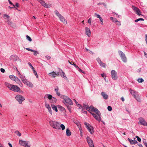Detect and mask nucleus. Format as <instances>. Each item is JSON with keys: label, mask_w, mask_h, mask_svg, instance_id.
I'll list each match as a JSON object with an SVG mask.
<instances>
[{"label": "nucleus", "mask_w": 147, "mask_h": 147, "mask_svg": "<svg viewBox=\"0 0 147 147\" xmlns=\"http://www.w3.org/2000/svg\"><path fill=\"white\" fill-rule=\"evenodd\" d=\"M49 122L50 125L54 129L59 130L61 128L62 130H64L65 129V125L63 124H60L59 122L53 120L50 121Z\"/></svg>", "instance_id": "f257e3e1"}, {"label": "nucleus", "mask_w": 147, "mask_h": 147, "mask_svg": "<svg viewBox=\"0 0 147 147\" xmlns=\"http://www.w3.org/2000/svg\"><path fill=\"white\" fill-rule=\"evenodd\" d=\"M63 102L65 104H68L70 105H73L72 101L67 96H63Z\"/></svg>", "instance_id": "f03ea898"}, {"label": "nucleus", "mask_w": 147, "mask_h": 147, "mask_svg": "<svg viewBox=\"0 0 147 147\" xmlns=\"http://www.w3.org/2000/svg\"><path fill=\"white\" fill-rule=\"evenodd\" d=\"M19 143L20 145L24 146V147H30V145L29 141H24L20 140Z\"/></svg>", "instance_id": "7ed1b4c3"}, {"label": "nucleus", "mask_w": 147, "mask_h": 147, "mask_svg": "<svg viewBox=\"0 0 147 147\" xmlns=\"http://www.w3.org/2000/svg\"><path fill=\"white\" fill-rule=\"evenodd\" d=\"M84 124L85 125L86 128L88 130L90 134H93L94 133V128L93 126L86 122L84 123Z\"/></svg>", "instance_id": "20e7f679"}, {"label": "nucleus", "mask_w": 147, "mask_h": 147, "mask_svg": "<svg viewBox=\"0 0 147 147\" xmlns=\"http://www.w3.org/2000/svg\"><path fill=\"white\" fill-rule=\"evenodd\" d=\"M23 83L26 86L30 88H32L34 87L33 84L27 79L25 80Z\"/></svg>", "instance_id": "39448f33"}, {"label": "nucleus", "mask_w": 147, "mask_h": 147, "mask_svg": "<svg viewBox=\"0 0 147 147\" xmlns=\"http://www.w3.org/2000/svg\"><path fill=\"white\" fill-rule=\"evenodd\" d=\"M15 98L20 104H22V102L25 100L24 97L20 95H17L16 96Z\"/></svg>", "instance_id": "423d86ee"}, {"label": "nucleus", "mask_w": 147, "mask_h": 147, "mask_svg": "<svg viewBox=\"0 0 147 147\" xmlns=\"http://www.w3.org/2000/svg\"><path fill=\"white\" fill-rule=\"evenodd\" d=\"M86 140L88 143L89 147H94L93 141L89 137L87 136L86 137Z\"/></svg>", "instance_id": "0eeeda50"}, {"label": "nucleus", "mask_w": 147, "mask_h": 147, "mask_svg": "<svg viewBox=\"0 0 147 147\" xmlns=\"http://www.w3.org/2000/svg\"><path fill=\"white\" fill-rule=\"evenodd\" d=\"M139 122L138 123V124H140L143 125L147 126V123L143 118H139Z\"/></svg>", "instance_id": "6e6552de"}, {"label": "nucleus", "mask_w": 147, "mask_h": 147, "mask_svg": "<svg viewBox=\"0 0 147 147\" xmlns=\"http://www.w3.org/2000/svg\"><path fill=\"white\" fill-rule=\"evenodd\" d=\"M119 53L123 61L124 62H126L127 61V59L125 54L122 51H119Z\"/></svg>", "instance_id": "1a4fd4ad"}, {"label": "nucleus", "mask_w": 147, "mask_h": 147, "mask_svg": "<svg viewBox=\"0 0 147 147\" xmlns=\"http://www.w3.org/2000/svg\"><path fill=\"white\" fill-rule=\"evenodd\" d=\"M112 78L114 80H116L117 79V72L114 70H112L111 72Z\"/></svg>", "instance_id": "9d476101"}, {"label": "nucleus", "mask_w": 147, "mask_h": 147, "mask_svg": "<svg viewBox=\"0 0 147 147\" xmlns=\"http://www.w3.org/2000/svg\"><path fill=\"white\" fill-rule=\"evenodd\" d=\"M10 90L15 92H18L20 90V88L17 86L13 85Z\"/></svg>", "instance_id": "9b49d317"}, {"label": "nucleus", "mask_w": 147, "mask_h": 147, "mask_svg": "<svg viewBox=\"0 0 147 147\" xmlns=\"http://www.w3.org/2000/svg\"><path fill=\"white\" fill-rule=\"evenodd\" d=\"M132 9H133V10L136 12V13L139 16H140V15H141V12L140 11V10L138 8L134 6H132Z\"/></svg>", "instance_id": "f8f14e48"}, {"label": "nucleus", "mask_w": 147, "mask_h": 147, "mask_svg": "<svg viewBox=\"0 0 147 147\" xmlns=\"http://www.w3.org/2000/svg\"><path fill=\"white\" fill-rule=\"evenodd\" d=\"M16 82L20 86H23V84L21 82L20 80L17 77L15 76L13 80Z\"/></svg>", "instance_id": "ddd939ff"}, {"label": "nucleus", "mask_w": 147, "mask_h": 147, "mask_svg": "<svg viewBox=\"0 0 147 147\" xmlns=\"http://www.w3.org/2000/svg\"><path fill=\"white\" fill-rule=\"evenodd\" d=\"M49 76L52 77L58 76L59 75V73L53 71L49 74Z\"/></svg>", "instance_id": "4468645a"}, {"label": "nucleus", "mask_w": 147, "mask_h": 147, "mask_svg": "<svg viewBox=\"0 0 147 147\" xmlns=\"http://www.w3.org/2000/svg\"><path fill=\"white\" fill-rule=\"evenodd\" d=\"M91 114L92 115L94 118L98 121H101V118L100 117V115H97L92 113H91Z\"/></svg>", "instance_id": "2eb2a0df"}, {"label": "nucleus", "mask_w": 147, "mask_h": 147, "mask_svg": "<svg viewBox=\"0 0 147 147\" xmlns=\"http://www.w3.org/2000/svg\"><path fill=\"white\" fill-rule=\"evenodd\" d=\"M94 15L97 18H98L100 20V24L102 25H103V19L102 18L100 17V15L96 13H94Z\"/></svg>", "instance_id": "dca6fc26"}, {"label": "nucleus", "mask_w": 147, "mask_h": 147, "mask_svg": "<svg viewBox=\"0 0 147 147\" xmlns=\"http://www.w3.org/2000/svg\"><path fill=\"white\" fill-rule=\"evenodd\" d=\"M45 106L46 107L49 113L50 114L52 115V110L51 109V107L50 105L48 104H47V103H45Z\"/></svg>", "instance_id": "f3484780"}, {"label": "nucleus", "mask_w": 147, "mask_h": 147, "mask_svg": "<svg viewBox=\"0 0 147 147\" xmlns=\"http://www.w3.org/2000/svg\"><path fill=\"white\" fill-rule=\"evenodd\" d=\"M97 61L98 62L99 64L100 65V66H101L102 67H105V63H102V61H101L100 59L99 58H98L97 59Z\"/></svg>", "instance_id": "a211bd4d"}, {"label": "nucleus", "mask_w": 147, "mask_h": 147, "mask_svg": "<svg viewBox=\"0 0 147 147\" xmlns=\"http://www.w3.org/2000/svg\"><path fill=\"white\" fill-rule=\"evenodd\" d=\"M85 32L86 34L88 37H90L91 33V31L88 28L86 27L85 28Z\"/></svg>", "instance_id": "6ab92c4d"}, {"label": "nucleus", "mask_w": 147, "mask_h": 147, "mask_svg": "<svg viewBox=\"0 0 147 147\" xmlns=\"http://www.w3.org/2000/svg\"><path fill=\"white\" fill-rule=\"evenodd\" d=\"M128 140L130 142V144H134L138 143L137 141L135 140V138H134V140H131L128 138Z\"/></svg>", "instance_id": "aec40b11"}, {"label": "nucleus", "mask_w": 147, "mask_h": 147, "mask_svg": "<svg viewBox=\"0 0 147 147\" xmlns=\"http://www.w3.org/2000/svg\"><path fill=\"white\" fill-rule=\"evenodd\" d=\"M60 74L61 75V76L62 77L64 78L65 79L67 80V77H66L64 72L62 71V70L61 69H60Z\"/></svg>", "instance_id": "412c9836"}, {"label": "nucleus", "mask_w": 147, "mask_h": 147, "mask_svg": "<svg viewBox=\"0 0 147 147\" xmlns=\"http://www.w3.org/2000/svg\"><path fill=\"white\" fill-rule=\"evenodd\" d=\"M19 77L21 79L23 83L26 79L25 78V76L22 74H20L19 75Z\"/></svg>", "instance_id": "4be33fe9"}, {"label": "nucleus", "mask_w": 147, "mask_h": 147, "mask_svg": "<svg viewBox=\"0 0 147 147\" xmlns=\"http://www.w3.org/2000/svg\"><path fill=\"white\" fill-rule=\"evenodd\" d=\"M5 86L7 87L10 90L11 88L12 87H11L13 85L7 82L5 83Z\"/></svg>", "instance_id": "5701e85b"}, {"label": "nucleus", "mask_w": 147, "mask_h": 147, "mask_svg": "<svg viewBox=\"0 0 147 147\" xmlns=\"http://www.w3.org/2000/svg\"><path fill=\"white\" fill-rule=\"evenodd\" d=\"M52 97L53 96L49 94H46L45 95L44 98L45 99L48 98L50 100V101H51V99L52 98Z\"/></svg>", "instance_id": "b1692460"}, {"label": "nucleus", "mask_w": 147, "mask_h": 147, "mask_svg": "<svg viewBox=\"0 0 147 147\" xmlns=\"http://www.w3.org/2000/svg\"><path fill=\"white\" fill-rule=\"evenodd\" d=\"M59 18L60 21L62 22L63 23L65 24H67V22L66 21L63 16H60V17H59Z\"/></svg>", "instance_id": "393cba45"}, {"label": "nucleus", "mask_w": 147, "mask_h": 147, "mask_svg": "<svg viewBox=\"0 0 147 147\" xmlns=\"http://www.w3.org/2000/svg\"><path fill=\"white\" fill-rule=\"evenodd\" d=\"M101 94L104 99H107L108 97V95L107 94H106L105 92H102Z\"/></svg>", "instance_id": "a878e982"}, {"label": "nucleus", "mask_w": 147, "mask_h": 147, "mask_svg": "<svg viewBox=\"0 0 147 147\" xmlns=\"http://www.w3.org/2000/svg\"><path fill=\"white\" fill-rule=\"evenodd\" d=\"M66 135L67 136H69L71 134V133L69 129L68 128H67L66 129Z\"/></svg>", "instance_id": "bb28decb"}, {"label": "nucleus", "mask_w": 147, "mask_h": 147, "mask_svg": "<svg viewBox=\"0 0 147 147\" xmlns=\"http://www.w3.org/2000/svg\"><path fill=\"white\" fill-rule=\"evenodd\" d=\"M129 90L131 95L134 96V97H135L136 96V94L137 92L135 91L132 90L131 89H129Z\"/></svg>", "instance_id": "cd10ccee"}, {"label": "nucleus", "mask_w": 147, "mask_h": 147, "mask_svg": "<svg viewBox=\"0 0 147 147\" xmlns=\"http://www.w3.org/2000/svg\"><path fill=\"white\" fill-rule=\"evenodd\" d=\"M93 111H94L98 115H100V113L99 111H98V109L96 108H94L93 109Z\"/></svg>", "instance_id": "c85d7f7f"}, {"label": "nucleus", "mask_w": 147, "mask_h": 147, "mask_svg": "<svg viewBox=\"0 0 147 147\" xmlns=\"http://www.w3.org/2000/svg\"><path fill=\"white\" fill-rule=\"evenodd\" d=\"M78 106H80L82 109V111H83V110H84L85 109H86L87 110V108L88 107V105H84L82 107L81 105L80 104H78Z\"/></svg>", "instance_id": "c756f323"}, {"label": "nucleus", "mask_w": 147, "mask_h": 147, "mask_svg": "<svg viewBox=\"0 0 147 147\" xmlns=\"http://www.w3.org/2000/svg\"><path fill=\"white\" fill-rule=\"evenodd\" d=\"M3 17L5 19L7 20H9V19L10 18V16L6 14H5L3 15Z\"/></svg>", "instance_id": "7c9ffc66"}, {"label": "nucleus", "mask_w": 147, "mask_h": 147, "mask_svg": "<svg viewBox=\"0 0 147 147\" xmlns=\"http://www.w3.org/2000/svg\"><path fill=\"white\" fill-rule=\"evenodd\" d=\"M94 109V107L92 106H91L90 107H88V106L87 108V110L88 111H93V109Z\"/></svg>", "instance_id": "2f4dec72"}, {"label": "nucleus", "mask_w": 147, "mask_h": 147, "mask_svg": "<svg viewBox=\"0 0 147 147\" xmlns=\"http://www.w3.org/2000/svg\"><path fill=\"white\" fill-rule=\"evenodd\" d=\"M8 24L9 26L13 27V24L12 22L10 21L9 20H8L5 21Z\"/></svg>", "instance_id": "473e14b6"}, {"label": "nucleus", "mask_w": 147, "mask_h": 147, "mask_svg": "<svg viewBox=\"0 0 147 147\" xmlns=\"http://www.w3.org/2000/svg\"><path fill=\"white\" fill-rule=\"evenodd\" d=\"M134 97L139 102H140L141 101V100L140 97L138 95L136 96L135 97Z\"/></svg>", "instance_id": "72a5a7b5"}, {"label": "nucleus", "mask_w": 147, "mask_h": 147, "mask_svg": "<svg viewBox=\"0 0 147 147\" xmlns=\"http://www.w3.org/2000/svg\"><path fill=\"white\" fill-rule=\"evenodd\" d=\"M51 107L53 110H55L56 112L58 111V110L56 106H55L54 105H51Z\"/></svg>", "instance_id": "f704fd0d"}, {"label": "nucleus", "mask_w": 147, "mask_h": 147, "mask_svg": "<svg viewBox=\"0 0 147 147\" xmlns=\"http://www.w3.org/2000/svg\"><path fill=\"white\" fill-rule=\"evenodd\" d=\"M55 14L59 18L61 16V15L60 14L58 11L57 10H56L55 11Z\"/></svg>", "instance_id": "c9c22d12"}, {"label": "nucleus", "mask_w": 147, "mask_h": 147, "mask_svg": "<svg viewBox=\"0 0 147 147\" xmlns=\"http://www.w3.org/2000/svg\"><path fill=\"white\" fill-rule=\"evenodd\" d=\"M137 81L139 83L143 82L144 81V80L142 78H138Z\"/></svg>", "instance_id": "e433bc0d"}, {"label": "nucleus", "mask_w": 147, "mask_h": 147, "mask_svg": "<svg viewBox=\"0 0 147 147\" xmlns=\"http://www.w3.org/2000/svg\"><path fill=\"white\" fill-rule=\"evenodd\" d=\"M15 134H16L19 136H20L21 135V134L20 133L19 131L18 130H17V131H16L15 132Z\"/></svg>", "instance_id": "4c0bfd02"}, {"label": "nucleus", "mask_w": 147, "mask_h": 147, "mask_svg": "<svg viewBox=\"0 0 147 147\" xmlns=\"http://www.w3.org/2000/svg\"><path fill=\"white\" fill-rule=\"evenodd\" d=\"M75 123L77 125L78 128H80V127H81V124L80 122H75Z\"/></svg>", "instance_id": "58836bf2"}, {"label": "nucleus", "mask_w": 147, "mask_h": 147, "mask_svg": "<svg viewBox=\"0 0 147 147\" xmlns=\"http://www.w3.org/2000/svg\"><path fill=\"white\" fill-rule=\"evenodd\" d=\"M51 100H52V101H51V102L55 103V102L57 101V99L53 97H52V98L51 99Z\"/></svg>", "instance_id": "ea45409f"}, {"label": "nucleus", "mask_w": 147, "mask_h": 147, "mask_svg": "<svg viewBox=\"0 0 147 147\" xmlns=\"http://www.w3.org/2000/svg\"><path fill=\"white\" fill-rule=\"evenodd\" d=\"M33 70V72L34 75H35L36 77L37 78H38V76L37 74V73L36 71L34 69H32Z\"/></svg>", "instance_id": "a19ab883"}, {"label": "nucleus", "mask_w": 147, "mask_h": 147, "mask_svg": "<svg viewBox=\"0 0 147 147\" xmlns=\"http://www.w3.org/2000/svg\"><path fill=\"white\" fill-rule=\"evenodd\" d=\"M144 20L142 18H138L137 19L135 20V22H138V21H144Z\"/></svg>", "instance_id": "79ce46f5"}, {"label": "nucleus", "mask_w": 147, "mask_h": 147, "mask_svg": "<svg viewBox=\"0 0 147 147\" xmlns=\"http://www.w3.org/2000/svg\"><path fill=\"white\" fill-rule=\"evenodd\" d=\"M26 37L28 41H29L30 42H31L32 41L31 38L29 36L27 35Z\"/></svg>", "instance_id": "37998d69"}, {"label": "nucleus", "mask_w": 147, "mask_h": 147, "mask_svg": "<svg viewBox=\"0 0 147 147\" xmlns=\"http://www.w3.org/2000/svg\"><path fill=\"white\" fill-rule=\"evenodd\" d=\"M9 78L12 80H13L15 76L13 75H10L9 76Z\"/></svg>", "instance_id": "c03bdc74"}, {"label": "nucleus", "mask_w": 147, "mask_h": 147, "mask_svg": "<svg viewBox=\"0 0 147 147\" xmlns=\"http://www.w3.org/2000/svg\"><path fill=\"white\" fill-rule=\"evenodd\" d=\"M88 23L90 25H91V18H90L88 21Z\"/></svg>", "instance_id": "a18cd8bd"}, {"label": "nucleus", "mask_w": 147, "mask_h": 147, "mask_svg": "<svg viewBox=\"0 0 147 147\" xmlns=\"http://www.w3.org/2000/svg\"><path fill=\"white\" fill-rule=\"evenodd\" d=\"M108 110L110 111L112 110V108L110 106H108L107 107Z\"/></svg>", "instance_id": "49530a36"}, {"label": "nucleus", "mask_w": 147, "mask_h": 147, "mask_svg": "<svg viewBox=\"0 0 147 147\" xmlns=\"http://www.w3.org/2000/svg\"><path fill=\"white\" fill-rule=\"evenodd\" d=\"M116 23V24L117 25H118V26H121V23L120 21H119L118 20Z\"/></svg>", "instance_id": "de8ad7c7"}, {"label": "nucleus", "mask_w": 147, "mask_h": 147, "mask_svg": "<svg viewBox=\"0 0 147 147\" xmlns=\"http://www.w3.org/2000/svg\"><path fill=\"white\" fill-rule=\"evenodd\" d=\"M28 64L31 67L32 69H34V68L33 67V66L30 63V62L28 63Z\"/></svg>", "instance_id": "09e8293b"}, {"label": "nucleus", "mask_w": 147, "mask_h": 147, "mask_svg": "<svg viewBox=\"0 0 147 147\" xmlns=\"http://www.w3.org/2000/svg\"><path fill=\"white\" fill-rule=\"evenodd\" d=\"M136 138H137L138 141L139 142H140L141 141V139L138 136H136Z\"/></svg>", "instance_id": "8fccbe9b"}, {"label": "nucleus", "mask_w": 147, "mask_h": 147, "mask_svg": "<svg viewBox=\"0 0 147 147\" xmlns=\"http://www.w3.org/2000/svg\"><path fill=\"white\" fill-rule=\"evenodd\" d=\"M78 69V70L79 71L81 72L83 74H85V72L83 71H82L80 68H79Z\"/></svg>", "instance_id": "3c124183"}, {"label": "nucleus", "mask_w": 147, "mask_h": 147, "mask_svg": "<svg viewBox=\"0 0 147 147\" xmlns=\"http://www.w3.org/2000/svg\"><path fill=\"white\" fill-rule=\"evenodd\" d=\"M34 54L35 55H36L37 54H39V53L37 51H34Z\"/></svg>", "instance_id": "603ef678"}, {"label": "nucleus", "mask_w": 147, "mask_h": 147, "mask_svg": "<svg viewBox=\"0 0 147 147\" xmlns=\"http://www.w3.org/2000/svg\"><path fill=\"white\" fill-rule=\"evenodd\" d=\"M0 70H1V72L2 73L5 72V70L2 68H1V69Z\"/></svg>", "instance_id": "864d4df0"}, {"label": "nucleus", "mask_w": 147, "mask_h": 147, "mask_svg": "<svg viewBox=\"0 0 147 147\" xmlns=\"http://www.w3.org/2000/svg\"><path fill=\"white\" fill-rule=\"evenodd\" d=\"M58 90H59V88H58V87H57L55 88V91L56 92H58Z\"/></svg>", "instance_id": "5fc2aeb1"}, {"label": "nucleus", "mask_w": 147, "mask_h": 147, "mask_svg": "<svg viewBox=\"0 0 147 147\" xmlns=\"http://www.w3.org/2000/svg\"><path fill=\"white\" fill-rule=\"evenodd\" d=\"M118 20H117V19L115 18H114V19H113V21L114 22H115V23H116L117 22V21Z\"/></svg>", "instance_id": "6e6d98bb"}, {"label": "nucleus", "mask_w": 147, "mask_h": 147, "mask_svg": "<svg viewBox=\"0 0 147 147\" xmlns=\"http://www.w3.org/2000/svg\"><path fill=\"white\" fill-rule=\"evenodd\" d=\"M143 141L144 143L145 144V145H146V144H147L146 143V140L145 139H144Z\"/></svg>", "instance_id": "4d7b16f0"}, {"label": "nucleus", "mask_w": 147, "mask_h": 147, "mask_svg": "<svg viewBox=\"0 0 147 147\" xmlns=\"http://www.w3.org/2000/svg\"><path fill=\"white\" fill-rule=\"evenodd\" d=\"M12 5L13 6L12 7H9L10 8V9L13 8H15V5L13 4V5Z\"/></svg>", "instance_id": "13d9d810"}, {"label": "nucleus", "mask_w": 147, "mask_h": 147, "mask_svg": "<svg viewBox=\"0 0 147 147\" xmlns=\"http://www.w3.org/2000/svg\"><path fill=\"white\" fill-rule=\"evenodd\" d=\"M68 62L70 64L72 65H73V63H74V62L73 61H70L69 60Z\"/></svg>", "instance_id": "bf43d9fd"}, {"label": "nucleus", "mask_w": 147, "mask_h": 147, "mask_svg": "<svg viewBox=\"0 0 147 147\" xmlns=\"http://www.w3.org/2000/svg\"><path fill=\"white\" fill-rule=\"evenodd\" d=\"M46 57L47 59H49L51 58L50 57L48 56H46Z\"/></svg>", "instance_id": "052dcab7"}, {"label": "nucleus", "mask_w": 147, "mask_h": 147, "mask_svg": "<svg viewBox=\"0 0 147 147\" xmlns=\"http://www.w3.org/2000/svg\"><path fill=\"white\" fill-rule=\"evenodd\" d=\"M73 100L75 102L76 104V105H78V102L76 101V99H74Z\"/></svg>", "instance_id": "680f3d73"}, {"label": "nucleus", "mask_w": 147, "mask_h": 147, "mask_svg": "<svg viewBox=\"0 0 147 147\" xmlns=\"http://www.w3.org/2000/svg\"><path fill=\"white\" fill-rule=\"evenodd\" d=\"M56 94H57V95L58 96H60V92H56Z\"/></svg>", "instance_id": "e2e57ef3"}, {"label": "nucleus", "mask_w": 147, "mask_h": 147, "mask_svg": "<svg viewBox=\"0 0 147 147\" xmlns=\"http://www.w3.org/2000/svg\"><path fill=\"white\" fill-rule=\"evenodd\" d=\"M61 110L62 111H63L65 112V109L64 108H63L61 107Z\"/></svg>", "instance_id": "0e129e2a"}, {"label": "nucleus", "mask_w": 147, "mask_h": 147, "mask_svg": "<svg viewBox=\"0 0 147 147\" xmlns=\"http://www.w3.org/2000/svg\"><path fill=\"white\" fill-rule=\"evenodd\" d=\"M15 57V56L14 55H12L10 57V59H11L13 57Z\"/></svg>", "instance_id": "69168bd1"}, {"label": "nucleus", "mask_w": 147, "mask_h": 147, "mask_svg": "<svg viewBox=\"0 0 147 147\" xmlns=\"http://www.w3.org/2000/svg\"><path fill=\"white\" fill-rule=\"evenodd\" d=\"M144 55L146 57H147V54H146V53L145 52V51H144Z\"/></svg>", "instance_id": "338daca9"}, {"label": "nucleus", "mask_w": 147, "mask_h": 147, "mask_svg": "<svg viewBox=\"0 0 147 147\" xmlns=\"http://www.w3.org/2000/svg\"><path fill=\"white\" fill-rule=\"evenodd\" d=\"M138 145L140 147H143L142 145L141 144H139Z\"/></svg>", "instance_id": "774afa93"}]
</instances>
